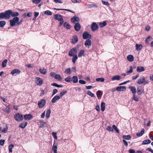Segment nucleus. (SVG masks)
Returning <instances> with one entry per match:
<instances>
[{"mask_svg": "<svg viewBox=\"0 0 153 153\" xmlns=\"http://www.w3.org/2000/svg\"><path fill=\"white\" fill-rule=\"evenodd\" d=\"M67 92V91H66V90L64 91H62L59 94V96L60 97V98L61 97H62Z\"/></svg>", "mask_w": 153, "mask_h": 153, "instance_id": "nucleus-49", "label": "nucleus"}, {"mask_svg": "<svg viewBox=\"0 0 153 153\" xmlns=\"http://www.w3.org/2000/svg\"><path fill=\"white\" fill-rule=\"evenodd\" d=\"M35 82L38 85L40 86L43 83V80L41 78L37 77L36 79Z\"/></svg>", "mask_w": 153, "mask_h": 153, "instance_id": "nucleus-7", "label": "nucleus"}, {"mask_svg": "<svg viewBox=\"0 0 153 153\" xmlns=\"http://www.w3.org/2000/svg\"><path fill=\"white\" fill-rule=\"evenodd\" d=\"M84 51L83 50H81L80 51L78 54V56L79 57H81L82 56L84 55Z\"/></svg>", "mask_w": 153, "mask_h": 153, "instance_id": "nucleus-32", "label": "nucleus"}, {"mask_svg": "<svg viewBox=\"0 0 153 153\" xmlns=\"http://www.w3.org/2000/svg\"><path fill=\"white\" fill-rule=\"evenodd\" d=\"M14 118L17 121H20L23 120V115L19 113L15 114L14 115Z\"/></svg>", "mask_w": 153, "mask_h": 153, "instance_id": "nucleus-3", "label": "nucleus"}, {"mask_svg": "<svg viewBox=\"0 0 153 153\" xmlns=\"http://www.w3.org/2000/svg\"><path fill=\"white\" fill-rule=\"evenodd\" d=\"M71 72V68H68V69H66L65 71V73L66 74H70Z\"/></svg>", "mask_w": 153, "mask_h": 153, "instance_id": "nucleus-50", "label": "nucleus"}, {"mask_svg": "<svg viewBox=\"0 0 153 153\" xmlns=\"http://www.w3.org/2000/svg\"><path fill=\"white\" fill-rule=\"evenodd\" d=\"M14 146L13 144H11L8 147L9 148V151L10 152H12V148L14 147Z\"/></svg>", "mask_w": 153, "mask_h": 153, "instance_id": "nucleus-48", "label": "nucleus"}, {"mask_svg": "<svg viewBox=\"0 0 153 153\" xmlns=\"http://www.w3.org/2000/svg\"><path fill=\"white\" fill-rule=\"evenodd\" d=\"M27 122H25L20 123L19 125V127L22 128H24L27 126Z\"/></svg>", "mask_w": 153, "mask_h": 153, "instance_id": "nucleus-19", "label": "nucleus"}, {"mask_svg": "<svg viewBox=\"0 0 153 153\" xmlns=\"http://www.w3.org/2000/svg\"><path fill=\"white\" fill-rule=\"evenodd\" d=\"M52 135L53 138L56 139H57V137L56 136V134L55 132H53L52 133Z\"/></svg>", "mask_w": 153, "mask_h": 153, "instance_id": "nucleus-61", "label": "nucleus"}, {"mask_svg": "<svg viewBox=\"0 0 153 153\" xmlns=\"http://www.w3.org/2000/svg\"><path fill=\"white\" fill-rule=\"evenodd\" d=\"M51 85L52 86H55L58 88H62L63 87V85H59L55 83H53Z\"/></svg>", "mask_w": 153, "mask_h": 153, "instance_id": "nucleus-38", "label": "nucleus"}, {"mask_svg": "<svg viewBox=\"0 0 153 153\" xmlns=\"http://www.w3.org/2000/svg\"><path fill=\"white\" fill-rule=\"evenodd\" d=\"M78 41V38L76 36H74L72 39V43L73 44H75Z\"/></svg>", "mask_w": 153, "mask_h": 153, "instance_id": "nucleus-25", "label": "nucleus"}, {"mask_svg": "<svg viewBox=\"0 0 153 153\" xmlns=\"http://www.w3.org/2000/svg\"><path fill=\"white\" fill-rule=\"evenodd\" d=\"M121 77L119 75L115 76L113 77L111 79V80L112 81L115 80H120L121 79Z\"/></svg>", "mask_w": 153, "mask_h": 153, "instance_id": "nucleus-24", "label": "nucleus"}, {"mask_svg": "<svg viewBox=\"0 0 153 153\" xmlns=\"http://www.w3.org/2000/svg\"><path fill=\"white\" fill-rule=\"evenodd\" d=\"M105 103L104 102H102L101 104V110L103 111L105 110Z\"/></svg>", "mask_w": 153, "mask_h": 153, "instance_id": "nucleus-37", "label": "nucleus"}, {"mask_svg": "<svg viewBox=\"0 0 153 153\" xmlns=\"http://www.w3.org/2000/svg\"><path fill=\"white\" fill-rule=\"evenodd\" d=\"M19 19L18 17H14L10 21V26L13 27L16 25V24L19 21Z\"/></svg>", "mask_w": 153, "mask_h": 153, "instance_id": "nucleus-2", "label": "nucleus"}, {"mask_svg": "<svg viewBox=\"0 0 153 153\" xmlns=\"http://www.w3.org/2000/svg\"><path fill=\"white\" fill-rule=\"evenodd\" d=\"M58 92V91L56 89H55L53 90V94L52 96H53L54 95H55L56 93Z\"/></svg>", "mask_w": 153, "mask_h": 153, "instance_id": "nucleus-62", "label": "nucleus"}, {"mask_svg": "<svg viewBox=\"0 0 153 153\" xmlns=\"http://www.w3.org/2000/svg\"><path fill=\"white\" fill-rule=\"evenodd\" d=\"M151 142V141L149 139L144 140L143 141V142L142 143V145H143L149 144Z\"/></svg>", "mask_w": 153, "mask_h": 153, "instance_id": "nucleus-31", "label": "nucleus"}, {"mask_svg": "<svg viewBox=\"0 0 153 153\" xmlns=\"http://www.w3.org/2000/svg\"><path fill=\"white\" fill-rule=\"evenodd\" d=\"M7 62V59H5L2 63V66L3 68H5L6 67V64Z\"/></svg>", "mask_w": 153, "mask_h": 153, "instance_id": "nucleus-34", "label": "nucleus"}, {"mask_svg": "<svg viewBox=\"0 0 153 153\" xmlns=\"http://www.w3.org/2000/svg\"><path fill=\"white\" fill-rule=\"evenodd\" d=\"M144 71V68L142 66H138L137 68V72H140Z\"/></svg>", "mask_w": 153, "mask_h": 153, "instance_id": "nucleus-27", "label": "nucleus"}, {"mask_svg": "<svg viewBox=\"0 0 153 153\" xmlns=\"http://www.w3.org/2000/svg\"><path fill=\"white\" fill-rule=\"evenodd\" d=\"M71 21L73 23H75L76 22H78L79 21V19L78 17L73 16L71 19Z\"/></svg>", "mask_w": 153, "mask_h": 153, "instance_id": "nucleus-14", "label": "nucleus"}, {"mask_svg": "<svg viewBox=\"0 0 153 153\" xmlns=\"http://www.w3.org/2000/svg\"><path fill=\"white\" fill-rule=\"evenodd\" d=\"M91 42L89 39H87L85 42V45L86 47L87 46H91Z\"/></svg>", "mask_w": 153, "mask_h": 153, "instance_id": "nucleus-20", "label": "nucleus"}, {"mask_svg": "<svg viewBox=\"0 0 153 153\" xmlns=\"http://www.w3.org/2000/svg\"><path fill=\"white\" fill-rule=\"evenodd\" d=\"M39 71L41 74H45L47 72L46 69L44 68H40L39 70Z\"/></svg>", "mask_w": 153, "mask_h": 153, "instance_id": "nucleus-18", "label": "nucleus"}, {"mask_svg": "<svg viewBox=\"0 0 153 153\" xmlns=\"http://www.w3.org/2000/svg\"><path fill=\"white\" fill-rule=\"evenodd\" d=\"M102 3L104 4L107 6L109 5L110 4L108 1H105L102 0Z\"/></svg>", "mask_w": 153, "mask_h": 153, "instance_id": "nucleus-57", "label": "nucleus"}, {"mask_svg": "<svg viewBox=\"0 0 153 153\" xmlns=\"http://www.w3.org/2000/svg\"><path fill=\"white\" fill-rule=\"evenodd\" d=\"M129 153H135V152L134 150L133 149H130L129 150Z\"/></svg>", "mask_w": 153, "mask_h": 153, "instance_id": "nucleus-64", "label": "nucleus"}, {"mask_svg": "<svg viewBox=\"0 0 153 153\" xmlns=\"http://www.w3.org/2000/svg\"><path fill=\"white\" fill-rule=\"evenodd\" d=\"M151 38V36H149L148 37L146 38L145 40V43L146 44H148L149 43V42L150 41V39Z\"/></svg>", "mask_w": 153, "mask_h": 153, "instance_id": "nucleus-52", "label": "nucleus"}, {"mask_svg": "<svg viewBox=\"0 0 153 153\" xmlns=\"http://www.w3.org/2000/svg\"><path fill=\"white\" fill-rule=\"evenodd\" d=\"M79 83L83 85H84L86 84L85 81L82 80H79Z\"/></svg>", "mask_w": 153, "mask_h": 153, "instance_id": "nucleus-59", "label": "nucleus"}, {"mask_svg": "<svg viewBox=\"0 0 153 153\" xmlns=\"http://www.w3.org/2000/svg\"><path fill=\"white\" fill-rule=\"evenodd\" d=\"M60 97L59 96L56 95L51 100V102L52 103L56 102L57 101L60 99Z\"/></svg>", "mask_w": 153, "mask_h": 153, "instance_id": "nucleus-13", "label": "nucleus"}, {"mask_svg": "<svg viewBox=\"0 0 153 153\" xmlns=\"http://www.w3.org/2000/svg\"><path fill=\"white\" fill-rule=\"evenodd\" d=\"M102 94V91L100 90H98L97 91V97L98 99H100L101 97V95Z\"/></svg>", "mask_w": 153, "mask_h": 153, "instance_id": "nucleus-23", "label": "nucleus"}, {"mask_svg": "<svg viewBox=\"0 0 153 153\" xmlns=\"http://www.w3.org/2000/svg\"><path fill=\"white\" fill-rule=\"evenodd\" d=\"M6 22L4 21H0V27H3L6 25Z\"/></svg>", "mask_w": 153, "mask_h": 153, "instance_id": "nucleus-42", "label": "nucleus"}, {"mask_svg": "<svg viewBox=\"0 0 153 153\" xmlns=\"http://www.w3.org/2000/svg\"><path fill=\"white\" fill-rule=\"evenodd\" d=\"M145 80V78L144 76H142L138 80L137 83L138 84L141 85L144 83Z\"/></svg>", "mask_w": 153, "mask_h": 153, "instance_id": "nucleus-9", "label": "nucleus"}, {"mask_svg": "<svg viewBox=\"0 0 153 153\" xmlns=\"http://www.w3.org/2000/svg\"><path fill=\"white\" fill-rule=\"evenodd\" d=\"M77 53L76 48H74L71 49L68 52V55L69 56H72L74 54H76Z\"/></svg>", "mask_w": 153, "mask_h": 153, "instance_id": "nucleus-4", "label": "nucleus"}, {"mask_svg": "<svg viewBox=\"0 0 153 153\" xmlns=\"http://www.w3.org/2000/svg\"><path fill=\"white\" fill-rule=\"evenodd\" d=\"M73 57L72 58V61L74 64L75 63L76 60L77 59L78 57L76 54H75L73 55Z\"/></svg>", "mask_w": 153, "mask_h": 153, "instance_id": "nucleus-33", "label": "nucleus"}, {"mask_svg": "<svg viewBox=\"0 0 153 153\" xmlns=\"http://www.w3.org/2000/svg\"><path fill=\"white\" fill-rule=\"evenodd\" d=\"M71 1L74 3H80L81 2V0H71Z\"/></svg>", "mask_w": 153, "mask_h": 153, "instance_id": "nucleus-55", "label": "nucleus"}, {"mask_svg": "<svg viewBox=\"0 0 153 153\" xmlns=\"http://www.w3.org/2000/svg\"><path fill=\"white\" fill-rule=\"evenodd\" d=\"M96 80L97 82H102L104 81V79L102 77L100 78H97L96 79Z\"/></svg>", "mask_w": 153, "mask_h": 153, "instance_id": "nucleus-46", "label": "nucleus"}, {"mask_svg": "<svg viewBox=\"0 0 153 153\" xmlns=\"http://www.w3.org/2000/svg\"><path fill=\"white\" fill-rule=\"evenodd\" d=\"M20 72V71L18 69H15L14 70H13L10 73L12 75H13L14 74L16 73L19 74Z\"/></svg>", "mask_w": 153, "mask_h": 153, "instance_id": "nucleus-26", "label": "nucleus"}, {"mask_svg": "<svg viewBox=\"0 0 153 153\" xmlns=\"http://www.w3.org/2000/svg\"><path fill=\"white\" fill-rule=\"evenodd\" d=\"M113 129H114L117 133H119V131L117 127L115 125H113L112 126Z\"/></svg>", "mask_w": 153, "mask_h": 153, "instance_id": "nucleus-51", "label": "nucleus"}, {"mask_svg": "<svg viewBox=\"0 0 153 153\" xmlns=\"http://www.w3.org/2000/svg\"><path fill=\"white\" fill-rule=\"evenodd\" d=\"M41 1V0H32V2L37 4L40 3Z\"/></svg>", "mask_w": 153, "mask_h": 153, "instance_id": "nucleus-56", "label": "nucleus"}, {"mask_svg": "<svg viewBox=\"0 0 153 153\" xmlns=\"http://www.w3.org/2000/svg\"><path fill=\"white\" fill-rule=\"evenodd\" d=\"M5 142V140H0V145L1 146H3Z\"/></svg>", "mask_w": 153, "mask_h": 153, "instance_id": "nucleus-60", "label": "nucleus"}, {"mask_svg": "<svg viewBox=\"0 0 153 153\" xmlns=\"http://www.w3.org/2000/svg\"><path fill=\"white\" fill-rule=\"evenodd\" d=\"M51 113V110L49 109H47L46 111V114L45 115L46 117L47 118H48L50 116Z\"/></svg>", "mask_w": 153, "mask_h": 153, "instance_id": "nucleus-35", "label": "nucleus"}, {"mask_svg": "<svg viewBox=\"0 0 153 153\" xmlns=\"http://www.w3.org/2000/svg\"><path fill=\"white\" fill-rule=\"evenodd\" d=\"M19 15L18 12L12 11V10H9L4 12L0 13V19H9L11 16L15 17H17Z\"/></svg>", "mask_w": 153, "mask_h": 153, "instance_id": "nucleus-1", "label": "nucleus"}, {"mask_svg": "<svg viewBox=\"0 0 153 153\" xmlns=\"http://www.w3.org/2000/svg\"><path fill=\"white\" fill-rule=\"evenodd\" d=\"M78 80L77 76H74L72 78L71 81H72L74 83H76L78 82Z\"/></svg>", "mask_w": 153, "mask_h": 153, "instance_id": "nucleus-16", "label": "nucleus"}, {"mask_svg": "<svg viewBox=\"0 0 153 153\" xmlns=\"http://www.w3.org/2000/svg\"><path fill=\"white\" fill-rule=\"evenodd\" d=\"M106 130L109 131H113V128L110 126H108L106 128Z\"/></svg>", "mask_w": 153, "mask_h": 153, "instance_id": "nucleus-58", "label": "nucleus"}, {"mask_svg": "<svg viewBox=\"0 0 153 153\" xmlns=\"http://www.w3.org/2000/svg\"><path fill=\"white\" fill-rule=\"evenodd\" d=\"M127 59L128 61L132 62L134 60V57L132 55H128L127 56Z\"/></svg>", "mask_w": 153, "mask_h": 153, "instance_id": "nucleus-28", "label": "nucleus"}, {"mask_svg": "<svg viewBox=\"0 0 153 153\" xmlns=\"http://www.w3.org/2000/svg\"><path fill=\"white\" fill-rule=\"evenodd\" d=\"M87 94L88 95L91 97H95V95L94 94L92 93L90 91H88L87 92Z\"/></svg>", "mask_w": 153, "mask_h": 153, "instance_id": "nucleus-45", "label": "nucleus"}, {"mask_svg": "<svg viewBox=\"0 0 153 153\" xmlns=\"http://www.w3.org/2000/svg\"><path fill=\"white\" fill-rule=\"evenodd\" d=\"M145 130L144 129H143L140 132L137 133L136 134L137 135L138 137H140L142 136L144 133Z\"/></svg>", "mask_w": 153, "mask_h": 153, "instance_id": "nucleus-36", "label": "nucleus"}, {"mask_svg": "<svg viewBox=\"0 0 153 153\" xmlns=\"http://www.w3.org/2000/svg\"><path fill=\"white\" fill-rule=\"evenodd\" d=\"M137 93L138 94L140 95H141L142 88L141 86H138L137 88Z\"/></svg>", "mask_w": 153, "mask_h": 153, "instance_id": "nucleus-22", "label": "nucleus"}, {"mask_svg": "<svg viewBox=\"0 0 153 153\" xmlns=\"http://www.w3.org/2000/svg\"><path fill=\"white\" fill-rule=\"evenodd\" d=\"M95 109H96V110L98 112L100 111V107L99 105H97L96 106Z\"/></svg>", "mask_w": 153, "mask_h": 153, "instance_id": "nucleus-63", "label": "nucleus"}, {"mask_svg": "<svg viewBox=\"0 0 153 153\" xmlns=\"http://www.w3.org/2000/svg\"><path fill=\"white\" fill-rule=\"evenodd\" d=\"M122 137L124 139L128 140L131 138V136L130 135H123V136Z\"/></svg>", "mask_w": 153, "mask_h": 153, "instance_id": "nucleus-43", "label": "nucleus"}, {"mask_svg": "<svg viewBox=\"0 0 153 153\" xmlns=\"http://www.w3.org/2000/svg\"><path fill=\"white\" fill-rule=\"evenodd\" d=\"M4 111L6 113L9 114L10 111V107L7 106H6Z\"/></svg>", "mask_w": 153, "mask_h": 153, "instance_id": "nucleus-39", "label": "nucleus"}, {"mask_svg": "<svg viewBox=\"0 0 153 153\" xmlns=\"http://www.w3.org/2000/svg\"><path fill=\"white\" fill-rule=\"evenodd\" d=\"M57 146L56 145L54 146L53 147V150L54 153H57Z\"/></svg>", "mask_w": 153, "mask_h": 153, "instance_id": "nucleus-54", "label": "nucleus"}, {"mask_svg": "<svg viewBox=\"0 0 153 153\" xmlns=\"http://www.w3.org/2000/svg\"><path fill=\"white\" fill-rule=\"evenodd\" d=\"M64 27L66 28L67 30L70 29L71 27V26L67 23L66 22H65L64 23Z\"/></svg>", "mask_w": 153, "mask_h": 153, "instance_id": "nucleus-21", "label": "nucleus"}, {"mask_svg": "<svg viewBox=\"0 0 153 153\" xmlns=\"http://www.w3.org/2000/svg\"><path fill=\"white\" fill-rule=\"evenodd\" d=\"M44 13L45 14L48 16H51L52 14V12L49 10L45 11L44 12Z\"/></svg>", "mask_w": 153, "mask_h": 153, "instance_id": "nucleus-47", "label": "nucleus"}, {"mask_svg": "<svg viewBox=\"0 0 153 153\" xmlns=\"http://www.w3.org/2000/svg\"><path fill=\"white\" fill-rule=\"evenodd\" d=\"M8 127L7 126V125L6 126L5 128H3V130L2 131V132L4 133H6L8 130Z\"/></svg>", "mask_w": 153, "mask_h": 153, "instance_id": "nucleus-53", "label": "nucleus"}, {"mask_svg": "<svg viewBox=\"0 0 153 153\" xmlns=\"http://www.w3.org/2000/svg\"><path fill=\"white\" fill-rule=\"evenodd\" d=\"M46 103V100L45 99H42L39 101L38 103L39 108H42L43 107L45 106Z\"/></svg>", "mask_w": 153, "mask_h": 153, "instance_id": "nucleus-5", "label": "nucleus"}, {"mask_svg": "<svg viewBox=\"0 0 153 153\" xmlns=\"http://www.w3.org/2000/svg\"><path fill=\"white\" fill-rule=\"evenodd\" d=\"M107 25V22L106 21H103L102 22H100L99 23V26L101 27H104Z\"/></svg>", "mask_w": 153, "mask_h": 153, "instance_id": "nucleus-29", "label": "nucleus"}, {"mask_svg": "<svg viewBox=\"0 0 153 153\" xmlns=\"http://www.w3.org/2000/svg\"><path fill=\"white\" fill-rule=\"evenodd\" d=\"M81 27L79 23H75L74 28L75 30L76 31H79Z\"/></svg>", "mask_w": 153, "mask_h": 153, "instance_id": "nucleus-12", "label": "nucleus"}, {"mask_svg": "<svg viewBox=\"0 0 153 153\" xmlns=\"http://www.w3.org/2000/svg\"><path fill=\"white\" fill-rule=\"evenodd\" d=\"M82 37L84 39H87L88 38L91 39V35L88 33L87 32H85L83 33L82 35Z\"/></svg>", "mask_w": 153, "mask_h": 153, "instance_id": "nucleus-8", "label": "nucleus"}, {"mask_svg": "<svg viewBox=\"0 0 153 153\" xmlns=\"http://www.w3.org/2000/svg\"><path fill=\"white\" fill-rule=\"evenodd\" d=\"M132 99L135 101L138 102L139 100V98L137 96L135 95V94H133V97Z\"/></svg>", "mask_w": 153, "mask_h": 153, "instance_id": "nucleus-41", "label": "nucleus"}, {"mask_svg": "<svg viewBox=\"0 0 153 153\" xmlns=\"http://www.w3.org/2000/svg\"><path fill=\"white\" fill-rule=\"evenodd\" d=\"M54 78L60 81L62 79V78H61L60 75L59 74H56L54 76Z\"/></svg>", "mask_w": 153, "mask_h": 153, "instance_id": "nucleus-40", "label": "nucleus"}, {"mask_svg": "<svg viewBox=\"0 0 153 153\" xmlns=\"http://www.w3.org/2000/svg\"><path fill=\"white\" fill-rule=\"evenodd\" d=\"M98 28V26L96 22H93L91 25V29L92 31H94Z\"/></svg>", "mask_w": 153, "mask_h": 153, "instance_id": "nucleus-6", "label": "nucleus"}, {"mask_svg": "<svg viewBox=\"0 0 153 153\" xmlns=\"http://www.w3.org/2000/svg\"><path fill=\"white\" fill-rule=\"evenodd\" d=\"M136 50L137 51H140L142 48L143 47L141 44H136L135 45Z\"/></svg>", "mask_w": 153, "mask_h": 153, "instance_id": "nucleus-17", "label": "nucleus"}, {"mask_svg": "<svg viewBox=\"0 0 153 153\" xmlns=\"http://www.w3.org/2000/svg\"><path fill=\"white\" fill-rule=\"evenodd\" d=\"M54 17L55 19L58 21H61L63 19L62 16L60 14H55L54 16Z\"/></svg>", "mask_w": 153, "mask_h": 153, "instance_id": "nucleus-11", "label": "nucleus"}, {"mask_svg": "<svg viewBox=\"0 0 153 153\" xmlns=\"http://www.w3.org/2000/svg\"><path fill=\"white\" fill-rule=\"evenodd\" d=\"M33 118V116L30 114H25L24 116V118L25 120H30Z\"/></svg>", "mask_w": 153, "mask_h": 153, "instance_id": "nucleus-10", "label": "nucleus"}, {"mask_svg": "<svg viewBox=\"0 0 153 153\" xmlns=\"http://www.w3.org/2000/svg\"><path fill=\"white\" fill-rule=\"evenodd\" d=\"M129 88L131 89V91L133 94H135L137 92L136 89L134 86H130Z\"/></svg>", "mask_w": 153, "mask_h": 153, "instance_id": "nucleus-30", "label": "nucleus"}, {"mask_svg": "<svg viewBox=\"0 0 153 153\" xmlns=\"http://www.w3.org/2000/svg\"><path fill=\"white\" fill-rule=\"evenodd\" d=\"M126 89V87L125 86H120L116 88V89L118 91H123Z\"/></svg>", "mask_w": 153, "mask_h": 153, "instance_id": "nucleus-15", "label": "nucleus"}, {"mask_svg": "<svg viewBox=\"0 0 153 153\" xmlns=\"http://www.w3.org/2000/svg\"><path fill=\"white\" fill-rule=\"evenodd\" d=\"M71 76H68L65 79V80L67 82H70L71 81Z\"/></svg>", "mask_w": 153, "mask_h": 153, "instance_id": "nucleus-44", "label": "nucleus"}]
</instances>
